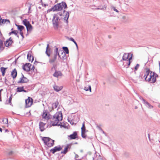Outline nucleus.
I'll return each mask as SVG.
<instances>
[{"mask_svg": "<svg viewBox=\"0 0 160 160\" xmlns=\"http://www.w3.org/2000/svg\"><path fill=\"white\" fill-rule=\"evenodd\" d=\"M71 144H68L66 146H58L55 147L54 148L51 149L50 150H61L63 147H64V150H68V149H70Z\"/></svg>", "mask_w": 160, "mask_h": 160, "instance_id": "nucleus-7", "label": "nucleus"}, {"mask_svg": "<svg viewBox=\"0 0 160 160\" xmlns=\"http://www.w3.org/2000/svg\"><path fill=\"white\" fill-rule=\"evenodd\" d=\"M27 58L29 62H32L34 60L33 56H32L31 53H28L27 55Z\"/></svg>", "mask_w": 160, "mask_h": 160, "instance_id": "nucleus-22", "label": "nucleus"}, {"mask_svg": "<svg viewBox=\"0 0 160 160\" xmlns=\"http://www.w3.org/2000/svg\"><path fill=\"white\" fill-rule=\"evenodd\" d=\"M2 122L3 123L8 124V121L7 118H3Z\"/></svg>", "mask_w": 160, "mask_h": 160, "instance_id": "nucleus-36", "label": "nucleus"}, {"mask_svg": "<svg viewBox=\"0 0 160 160\" xmlns=\"http://www.w3.org/2000/svg\"><path fill=\"white\" fill-rule=\"evenodd\" d=\"M62 74L60 71L56 70L53 76L55 77L58 78L59 76H61Z\"/></svg>", "mask_w": 160, "mask_h": 160, "instance_id": "nucleus-18", "label": "nucleus"}, {"mask_svg": "<svg viewBox=\"0 0 160 160\" xmlns=\"http://www.w3.org/2000/svg\"><path fill=\"white\" fill-rule=\"evenodd\" d=\"M68 151H63V152H62V153H64V154H66L67 152Z\"/></svg>", "mask_w": 160, "mask_h": 160, "instance_id": "nucleus-49", "label": "nucleus"}, {"mask_svg": "<svg viewBox=\"0 0 160 160\" xmlns=\"http://www.w3.org/2000/svg\"><path fill=\"white\" fill-rule=\"evenodd\" d=\"M152 72H151L148 69H147L144 77L145 78L146 81L150 82L151 80V75L152 74Z\"/></svg>", "mask_w": 160, "mask_h": 160, "instance_id": "nucleus-9", "label": "nucleus"}, {"mask_svg": "<svg viewBox=\"0 0 160 160\" xmlns=\"http://www.w3.org/2000/svg\"><path fill=\"white\" fill-rule=\"evenodd\" d=\"M125 17V16H123V17L122 18H123V19H124Z\"/></svg>", "mask_w": 160, "mask_h": 160, "instance_id": "nucleus-58", "label": "nucleus"}, {"mask_svg": "<svg viewBox=\"0 0 160 160\" xmlns=\"http://www.w3.org/2000/svg\"><path fill=\"white\" fill-rule=\"evenodd\" d=\"M139 77L137 76L136 77H133V79L135 80H138V78H139Z\"/></svg>", "mask_w": 160, "mask_h": 160, "instance_id": "nucleus-45", "label": "nucleus"}, {"mask_svg": "<svg viewBox=\"0 0 160 160\" xmlns=\"http://www.w3.org/2000/svg\"><path fill=\"white\" fill-rule=\"evenodd\" d=\"M11 38H10L8 40H7L5 43V45L6 47H8L9 45H10L12 42V40H11Z\"/></svg>", "mask_w": 160, "mask_h": 160, "instance_id": "nucleus-25", "label": "nucleus"}, {"mask_svg": "<svg viewBox=\"0 0 160 160\" xmlns=\"http://www.w3.org/2000/svg\"><path fill=\"white\" fill-rule=\"evenodd\" d=\"M5 131H6V132H8V129H6V130H5Z\"/></svg>", "mask_w": 160, "mask_h": 160, "instance_id": "nucleus-57", "label": "nucleus"}, {"mask_svg": "<svg viewBox=\"0 0 160 160\" xmlns=\"http://www.w3.org/2000/svg\"><path fill=\"white\" fill-rule=\"evenodd\" d=\"M160 142L159 141H156V143L158 144V143Z\"/></svg>", "mask_w": 160, "mask_h": 160, "instance_id": "nucleus-54", "label": "nucleus"}, {"mask_svg": "<svg viewBox=\"0 0 160 160\" xmlns=\"http://www.w3.org/2000/svg\"><path fill=\"white\" fill-rule=\"evenodd\" d=\"M22 91H23L25 92H26V90H24L23 87H18L17 88V92H21Z\"/></svg>", "mask_w": 160, "mask_h": 160, "instance_id": "nucleus-28", "label": "nucleus"}, {"mask_svg": "<svg viewBox=\"0 0 160 160\" xmlns=\"http://www.w3.org/2000/svg\"><path fill=\"white\" fill-rule=\"evenodd\" d=\"M20 34L22 37H23V34L22 32V31H20Z\"/></svg>", "mask_w": 160, "mask_h": 160, "instance_id": "nucleus-48", "label": "nucleus"}, {"mask_svg": "<svg viewBox=\"0 0 160 160\" xmlns=\"http://www.w3.org/2000/svg\"><path fill=\"white\" fill-rule=\"evenodd\" d=\"M28 81V79L22 74V77L20 78V80L18 81V83H27Z\"/></svg>", "mask_w": 160, "mask_h": 160, "instance_id": "nucleus-12", "label": "nucleus"}, {"mask_svg": "<svg viewBox=\"0 0 160 160\" xmlns=\"http://www.w3.org/2000/svg\"><path fill=\"white\" fill-rule=\"evenodd\" d=\"M107 8V6L106 5H104L103 6H100L99 7V8H97L96 9L97 10H105Z\"/></svg>", "mask_w": 160, "mask_h": 160, "instance_id": "nucleus-26", "label": "nucleus"}, {"mask_svg": "<svg viewBox=\"0 0 160 160\" xmlns=\"http://www.w3.org/2000/svg\"><path fill=\"white\" fill-rule=\"evenodd\" d=\"M57 151H50L51 152L54 154Z\"/></svg>", "mask_w": 160, "mask_h": 160, "instance_id": "nucleus-50", "label": "nucleus"}, {"mask_svg": "<svg viewBox=\"0 0 160 160\" xmlns=\"http://www.w3.org/2000/svg\"><path fill=\"white\" fill-rule=\"evenodd\" d=\"M54 90L56 92H58L62 89V86H59L57 85H54L53 86Z\"/></svg>", "mask_w": 160, "mask_h": 160, "instance_id": "nucleus-17", "label": "nucleus"}, {"mask_svg": "<svg viewBox=\"0 0 160 160\" xmlns=\"http://www.w3.org/2000/svg\"><path fill=\"white\" fill-rule=\"evenodd\" d=\"M18 33V32L17 30H14L12 31L9 33V35H11V34L13 33L16 35H17Z\"/></svg>", "mask_w": 160, "mask_h": 160, "instance_id": "nucleus-37", "label": "nucleus"}, {"mask_svg": "<svg viewBox=\"0 0 160 160\" xmlns=\"http://www.w3.org/2000/svg\"><path fill=\"white\" fill-rule=\"evenodd\" d=\"M77 81H78H78H78V80H77Z\"/></svg>", "mask_w": 160, "mask_h": 160, "instance_id": "nucleus-60", "label": "nucleus"}, {"mask_svg": "<svg viewBox=\"0 0 160 160\" xmlns=\"http://www.w3.org/2000/svg\"><path fill=\"white\" fill-rule=\"evenodd\" d=\"M156 75H155L154 73L152 72L151 77V80L150 81L151 83H154L156 81Z\"/></svg>", "mask_w": 160, "mask_h": 160, "instance_id": "nucleus-15", "label": "nucleus"}, {"mask_svg": "<svg viewBox=\"0 0 160 160\" xmlns=\"http://www.w3.org/2000/svg\"><path fill=\"white\" fill-rule=\"evenodd\" d=\"M59 21L58 16L57 14H54L53 17L52 22L54 28L55 29H57L58 28Z\"/></svg>", "mask_w": 160, "mask_h": 160, "instance_id": "nucleus-4", "label": "nucleus"}, {"mask_svg": "<svg viewBox=\"0 0 160 160\" xmlns=\"http://www.w3.org/2000/svg\"><path fill=\"white\" fill-rule=\"evenodd\" d=\"M32 102V99L31 98L29 97L28 98L25 100L26 107L27 108L31 106Z\"/></svg>", "mask_w": 160, "mask_h": 160, "instance_id": "nucleus-11", "label": "nucleus"}, {"mask_svg": "<svg viewBox=\"0 0 160 160\" xmlns=\"http://www.w3.org/2000/svg\"><path fill=\"white\" fill-rule=\"evenodd\" d=\"M0 131L2 132V129L0 128Z\"/></svg>", "mask_w": 160, "mask_h": 160, "instance_id": "nucleus-55", "label": "nucleus"}, {"mask_svg": "<svg viewBox=\"0 0 160 160\" xmlns=\"http://www.w3.org/2000/svg\"><path fill=\"white\" fill-rule=\"evenodd\" d=\"M42 117V119L48 120L50 119L49 114L46 111H44L43 112Z\"/></svg>", "mask_w": 160, "mask_h": 160, "instance_id": "nucleus-13", "label": "nucleus"}, {"mask_svg": "<svg viewBox=\"0 0 160 160\" xmlns=\"http://www.w3.org/2000/svg\"><path fill=\"white\" fill-rule=\"evenodd\" d=\"M82 132H84L85 131V122H83L82 124V127L81 128Z\"/></svg>", "mask_w": 160, "mask_h": 160, "instance_id": "nucleus-34", "label": "nucleus"}, {"mask_svg": "<svg viewBox=\"0 0 160 160\" xmlns=\"http://www.w3.org/2000/svg\"><path fill=\"white\" fill-rule=\"evenodd\" d=\"M3 90L2 89H1L0 90V101H2V99H1V92Z\"/></svg>", "mask_w": 160, "mask_h": 160, "instance_id": "nucleus-42", "label": "nucleus"}, {"mask_svg": "<svg viewBox=\"0 0 160 160\" xmlns=\"http://www.w3.org/2000/svg\"><path fill=\"white\" fill-rule=\"evenodd\" d=\"M10 21L8 20L7 19H2L1 17H0V24L2 25V24H5V23H9Z\"/></svg>", "mask_w": 160, "mask_h": 160, "instance_id": "nucleus-19", "label": "nucleus"}, {"mask_svg": "<svg viewBox=\"0 0 160 160\" xmlns=\"http://www.w3.org/2000/svg\"><path fill=\"white\" fill-rule=\"evenodd\" d=\"M84 89L85 90H86V91H88V90H89L90 92H91V86L90 85H88V87H85Z\"/></svg>", "mask_w": 160, "mask_h": 160, "instance_id": "nucleus-31", "label": "nucleus"}, {"mask_svg": "<svg viewBox=\"0 0 160 160\" xmlns=\"http://www.w3.org/2000/svg\"><path fill=\"white\" fill-rule=\"evenodd\" d=\"M35 69V67L34 66V65H33V66H32L31 67V69H30V70H33V71Z\"/></svg>", "mask_w": 160, "mask_h": 160, "instance_id": "nucleus-47", "label": "nucleus"}, {"mask_svg": "<svg viewBox=\"0 0 160 160\" xmlns=\"http://www.w3.org/2000/svg\"><path fill=\"white\" fill-rule=\"evenodd\" d=\"M85 131L82 132V136L83 138H85L86 137V135L85 134Z\"/></svg>", "mask_w": 160, "mask_h": 160, "instance_id": "nucleus-39", "label": "nucleus"}, {"mask_svg": "<svg viewBox=\"0 0 160 160\" xmlns=\"http://www.w3.org/2000/svg\"><path fill=\"white\" fill-rule=\"evenodd\" d=\"M58 55L59 58L62 59H65L66 56L65 53L61 50H58Z\"/></svg>", "mask_w": 160, "mask_h": 160, "instance_id": "nucleus-10", "label": "nucleus"}, {"mask_svg": "<svg viewBox=\"0 0 160 160\" xmlns=\"http://www.w3.org/2000/svg\"><path fill=\"white\" fill-rule=\"evenodd\" d=\"M139 66V65L138 64H137L136 65V66L135 67V70H137L138 69Z\"/></svg>", "mask_w": 160, "mask_h": 160, "instance_id": "nucleus-41", "label": "nucleus"}, {"mask_svg": "<svg viewBox=\"0 0 160 160\" xmlns=\"http://www.w3.org/2000/svg\"><path fill=\"white\" fill-rule=\"evenodd\" d=\"M22 22L23 24L26 27L27 31H31L32 30V27L29 22L27 19H25L23 20Z\"/></svg>", "mask_w": 160, "mask_h": 160, "instance_id": "nucleus-6", "label": "nucleus"}, {"mask_svg": "<svg viewBox=\"0 0 160 160\" xmlns=\"http://www.w3.org/2000/svg\"><path fill=\"white\" fill-rule=\"evenodd\" d=\"M41 1L42 4V6H43L44 7L48 6L49 5L48 3L49 2L51 3V2L49 0H48V3H43V2L42 1V0H41Z\"/></svg>", "mask_w": 160, "mask_h": 160, "instance_id": "nucleus-30", "label": "nucleus"}, {"mask_svg": "<svg viewBox=\"0 0 160 160\" xmlns=\"http://www.w3.org/2000/svg\"><path fill=\"white\" fill-rule=\"evenodd\" d=\"M3 42L2 40H0V48H1V46H3Z\"/></svg>", "mask_w": 160, "mask_h": 160, "instance_id": "nucleus-43", "label": "nucleus"}, {"mask_svg": "<svg viewBox=\"0 0 160 160\" xmlns=\"http://www.w3.org/2000/svg\"><path fill=\"white\" fill-rule=\"evenodd\" d=\"M58 54V48L57 47L55 48V49L54 50L53 56L52 58H50L49 60V62L52 64L56 60Z\"/></svg>", "mask_w": 160, "mask_h": 160, "instance_id": "nucleus-5", "label": "nucleus"}, {"mask_svg": "<svg viewBox=\"0 0 160 160\" xmlns=\"http://www.w3.org/2000/svg\"><path fill=\"white\" fill-rule=\"evenodd\" d=\"M110 8L111 9H112L113 10L116 12H117L118 13L119 12V11L117 9L114 7L112 5L111 6Z\"/></svg>", "mask_w": 160, "mask_h": 160, "instance_id": "nucleus-35", "label": "nucleus"}, {"mask_svg": "<svg viewBox=\"0 0 160 160\" xmlns=\"http://www.w3.org/2000/svg\"><path fill=\"white\" fill-rule=\"evenodd\" d=\"M58 15H59V16H61L62 15V14L60 12H59L58 13Z\"/></svg>", "mask_w": 160, "mask_h": 160, "instance_id": "nucleus-51", "label": "nucleus"}, {"mask_svg": "<svg viewBox=\"0 0 160 160\" xmlns=\"http://www.w3.org/2000/svg\"><path fill=\"white\" fill-rule=\"evenodd\" d=\"M8 153L9 155H12L14 154V153L13 151H10Z\"/></svg>", "mask_w": 160, "mask_h": 160, "instance_id": "nucleus-38", "label": "nucleus"}, {"mask_svg": "<svg viewBox=\"0 0 160 160\" xmlns=\"http://www.w3.org/2000/svg\"><path fill=\"white\" fill-rule=\"evenodd\" d=\"M63 50L67 54L69 53V50L68 48L67 47H64L62 48Z\"/></svg>", "mask_w": 160, "mask_h": 160, "instance_id": "nucleus-33", "label": "nucleus"}, {"mask_svg": "<svg viewBox=\"0 0 160 160\" xmlns=\"http://www.w3.org/2000/svg\"><path fill=\"white\" fill-rule=\"evenodd\" d=\"M30 7H29V9H30Z\"/></svg>", "mask_w": 160, "mask_h": 160, "instance_id": "nucleus-61", "label": "nucleus"}, {"mask_svg": "<svg viewBox=\"0 0 160 160\" xmlns=\"http://www.w3.org/2000/svg\"><path fill=\"white\" fill-rule=\"evenodd\" d=\"M58 102H56L54 103L53 104V107H54L55 108H56L57 107V105H58Z\"/></svg>", "mask_w": 160, "mask_h": 160, "instance_id": "nucleus-40", "label": "nucleus"}, {"mask_svg": "<svg viewBox=\"0 0 160 160\" xmlns=\"http://www.w3.org/2000/svg\"><path fill=\"white\" fill-rule=\"evenodd\" d=\"M63 12H66L65 15H64V20H66V21H67L68 20L69 17V13L68 12H65V11L64 10L63 11Z\"/></svg>", "mask_w": 160, "mask_h": 160, "instance_id": "nucleus-24", "label": "nucleus"}, {"mask_svg": "<svg viewBox=\"0 0 160 160\" xmlns=\"http://www.w3.org/2000/svg\"><path fill=\"white\" fill-rule=\"evenodd\" d=\"M142 100L143 101V103L145 105L147 106L148 108H153V107L148 102L146 101L143 99H142Z\"/></svg>", "mask_w": 160, "mask_h": 160, "instance_id": "nucleus-21", "label": "nucleus"}, {"mask_svg": "<svg viewBox=\"0 0 160 160\" xmlns=\"http://www.w3.org/2000/svg\"><path fill=\"white\" fill-rule=\"evenodd\" d=\"M49 47V44H48L47 45V47L46 48V53L48 57H50V53H49L50 50H49L48 49Z\"/></svg>", "mask_w": 160, "mask_h": 160, "instance_id": "nucleus-27", "label": "nucleus"}, {"mask_svg": "<svg viewBox=\"0 0 160 160\" xmlns=\"http://www.w3.org/2000/svg\"><path fill=\"white\" fill-rule=\"evenodd\" d=\"M12 95H11L10 97L9 98V102L10 103H11V100H12Z\"/></svg>", "mask_w": 160, "mask_h": 160, "instance_id": "nucleus-46", "label": "nucleus"}, {"mask_svg": "<svg viewBox=\"0 0 160 160\" xmlns=\"http://www.w3.org/2000/svg\"><path fill=\"white\" fill-rule=\"evenodd\" d=\"M7 69V68H4V67H1V70L2 73V75L4 76L5 75V70Z\"/></svg>", "mask_w": 160, "mask_h": 160, "instance_id": "nucleus-29", "label": "nucleus"}, {"mask_svg": "<svg viewBox=\"0 0 160 160\" xmlns=\"http://www.w3.org/2000/svg\"><path fill=\"white\" fill-rule=\"evenodd\" d=\"M42 140L46 145V147H51L53 145L54 141L50 138L43 137L42 138Z\"/></svg>", "mask_w": 160, "mask_h": 160, "instance_id": "nucleus-3", "label": "nucleus"}, {"mask_svg": "<svg viewBox=\"0 0 160 160\" xmlns=\"http://www.w3.org/2000/svg\"><path fill=\"white\" fill-rule=\"evenodd\" d=\"M75 45L78 48V44H77V43H76H76H75Z\"/></svg>", "mask_w": 160, "mask_h": 160, "instance_id": "nucleus-53", "label": "nucleus"}, {"mask_svg": "<svg viewBox=\"0 0 160 160\" xmlns=\"http://www.w3.org/2000/svg\"><path fill=\"white\" fill-rule=\"evenodd\" d=\"M159 67H160V62L159 61Z\"/></svg>", "mask_w": 160, "mask_h": 160, "instance_id": "nucleus-56", "label": "nucleus"}, {"mask_svg": "<svg viewBox=\"0 0 160 160\" xmlns=\"http://www.w3.org/2000/svg\"><path fill=\"white\" fill-rule=\"evenodd\" d=\"M130 55H131L130 54L125 53L124 54L122 57V60H125L128 61V67L130 65L131 63L130 61L132 59V55H131V57H130L129 58Z\"/></svg>", "mask_w": 160, "mask_h": 160, "instance_id": "nucleus-8", "label": "nucleus"}, {"mask_svg": "<svg viewBox=\"0 0 160 160\" xmlns=\"http://www.w3.org/2000/svg\"><path fill=\"white\" fill-rule=\"evenodd\" d=\"M158 107H160V105H159V106H158Z\"/></svg>", "mask_w": 160, "mask_h": 160, "instance_id": "nucleus-59", "label": "nucleus"}, {"mask_svg": "<svg viewBox=\"0 0 160 160\" xmlns=\"http://www.w3.org/2000/svg\"><path fill=\"white\" fill-rule=\"evenodd\" d=\"M67 7L66 3L64 2H62L55 5L51 8L48 9L47 12H50L51 11L53 12L58 11L62 10L63 8L65 9Z\"/></svg>", "mask_w": 160, "mask_h": 160, "instance_id": "nucleus-2", "label": "nucleus"}, {"mask_svg": "<svg viewBox=\"0 0 160 160\" xmlns=\"http://www.w3.org/2000/svg\"><path fill=\"white\" fill-rule=\"evenodd\" d=\"M0 48V49H3V48H4L3 47V46H1V48Z\"/></svg>", "mask_w": 160, "mask_h": 160, "instance_id": "nucleus-52", "label": "nucleus"}, {"mask_svg": "<svg viewBox=\"0 0 160 160\" xmlns=\"http://www.w3.org/2000/svg\"><path fill=\"white\" fill-rule=\"evenodd\" d=\"M32 66V65L30 63H26L23 66V69L27 71H30L31 67Z\"/></svg>", "mask_w": 160, "mask_h": 160, "instance_id": "nucleus-14", "label": "nucleus"}, {"mask_svg": "<svg viewBox=\"0 0 160 160\" xmlns=\"http://www.w3.org/2000/svg\"><path fill=\"white\" fill-rule=\"evenodd\" d=\"M11 75L13 79L15 78L17 76V71L16 70L14 69L11 72Z\"/></svg>", "mask_w": 160, "mask_h": 160, "instance_id": "nucleus-20", "label": "nucleus"}, {"mask_svg": "<svg viewBox=\"0 0 160 160\" xmlns=\"http://www.w3.org/2000/svg\"><path fill=\"white\" fill-rule=\"evenodd\" d=\"M17 26L18 27V29L20 31H22V30L24 28V26L21 25H17Z\"/></svg>", "mask_w": 160, "mask_h": 160, "instance_id": "nucleus-32", "label": "nucleus"}, {"mask_svg": "<svg viewBox=\"0 0 160 160\" xmlns=\"http://www.w3.org/2000/svg\"><path fill=\"white\" fill-rule=\"evenodd\" d=\"M69 137L71 139H76L77 137V132H74L73 134L69 136Z\"/></svg>", "mask_w": 160, "mask_h": 160, "instance_id": "nucleus-23", "label": "nucleus"}, {"mask_svg": "<svg viewBox=\"0 0 160 160\" xmlns=\"http://www.w3.org/2000/svg\"><path fill=\"white\" fill-rule=\"evenodd\" d=\"M70 40H71V41L73 42H74V43H75L76 42L74 40V39L73 38H70Z\"/></svg>", "mask_w": 160, "mask_h": 160, "instance_id": "nucleus-44", "label": "nucleus"}, {"mask_svg": "<svg viewBox=\"0 0 160 160\" xmlns=\"http://www.w3.org/2000/svg\"><path fill=\"white\" fill-rule=\"evenodd\" d=\"M45 123H44L42 122H40L39 123V127L40 131L41 132L44 131V126L45 125Z\"/></svg>", "mask_w": 160, "mask_h": 160, "instance_id": "nucleus-16", "label": "nucleus"}, {"mask_svg": "<svg viewBox=\"0 0 160 160\" xmlns=\"http://www.w3.org/2000/svg\"><path fill=\"white\" fill-rule=\"evenodd\" d=\"M62 116L61 111L57 112L53 116L51 120V123L53 126H60L61 127H64V125L62 124L60 125V122L59 123V121L62 120Z\"/></svg>", "mask_w": 160, "mask_h": 160, "instance_id": "nucleus-1", "label": "nucleus"}]
</instances>
